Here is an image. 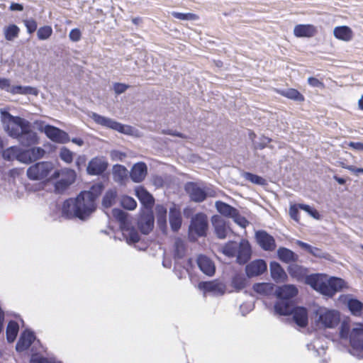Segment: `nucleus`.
Here are the masks:
<instances>
[{"label": "nucleus", "instance_id": "obj_57", "mask_svg": "<svg viewBox=\"0 0 363 363\" xmlns=\"http://www.w3.org/2000/svg\"><path fill=\"white\" fill-rule=\"evenodd\" d=\"M272 141V139L265 136H262L259 139V142H255L254 146L255 149L262 150Z\"/></svg>", "mask_w": 363, "mask_h": 363}, {"label": "nucleus", "instance_id": "obj_63", "mask_svg": "<svg viewBox=\"0 0 363 363\" xmlns=\"http://www.w3.org/2000/svg\"><path fill=\"white\" fill-rule=\"evenodd\" d=\"M308 83L313 87H317V88H323L324 87L323 83L315 77H308Z\"/></svg>", "mask_w": 363, "mask_h": 363}, {"label": "nucleus", "instance_id": "obj_2", "mask_svg": "<svg viewBox=\"0 0 363 363\" xmlns=\"http://www.w3.org/2000/svg\"><path fill=\"white\" fill-rule=\"evenodd\" d=\"M91 198V196L89 193L82 191L75 199L65 200L62 208V216L66 219H88L96 208V202Z\"/></svg>", "mask_w": 363, "mask_h": 363}, {"label": "nucleus", "instance_id": "obj_35", "mask_svg": "<svg viewBox=\"0 0 363 363\" xmlns=\"http://www.w3.org/2000/svg\"><path fill=\"white\" fill-rule=\"evenodd\" d=\"M3 32L6 40L13 41L18 37L20 28L15 24H9L4 28Z\"/></svg>", "mask_w": 363, "mask_h": 363}, {"label": "nucleus", "instance_id": "obj_54", "mask_svg": "<svg viewBox=\"0 0 363 363\" xmlns=\"http://www.w3.org/2000/svg\"><path fill=\"white\" fill-rule=\"evenodd\" d=\"M70 185L66 183L62 179H60L55 184V191L57 194H63Z\"/></svg>", "mask_w": 363, "mask_h": 363}, {"label": "nucleus", "instance_id": "obj_48", "mask_svg": "<svg viewBox=\"0 0 363 363\" xmlns=\"http://www.w3.org/2000/svg\"><path fill=\"white\" fill-rule=\"evenodd\" d=\"M116 197V192L113 190L108 191L102 200V206L105 208H110L114 202Z\"/></svg>", "mask_w": 363, "mask_h": 363}, {"label": "nucleus", "instance_id": "obj_52", "mask_svg": "<svg viewBox=\"0 0 363 363\" xmlns=\"http://www.w3.org/2000/svg\"><path fill=\"white\" fill-rule=\"evenodd\" d=\"M172 15L173 17H174L177 19L184 20V21H193V20L196 19V18H197L196 14L191 13H184L174 11L172 13Z\"/></svg>", "mask_w": 363, "mask_h": 363}, {"label": "nucleus", "instance_id": "obj_7", "mask_svg": "<svg viewBox=\"0 0 363 363\" xmlns=\"http://www.w3.org/2000/svg\"><path fill=\"white\" fill-rule=\"evenodd\" d=\"M53 167L50 162H37L27 169V176L31 180L43 179L49 175Z\"/></svg>", "mask_w": 363, "mask_h": 363}, {"label": "nucleus", "instance_id": "obj_46", "mask_svg": "<svg viewBox=\"0 0 363 363\" xmlns=\"http://www.w3.org/2000/svg\"><path fill=\"white\" fill-rule=\"evenodd\" d=\"M113 216L120 223L121 229L128 225V213L126 212L119 208H114L113 210Z\"/></svg>", "mask_w": 363, "mask_h": 363}, {"label": "nucleus", "instance_id": "obj_20", "mask_svg": "<svg viewBox=\"0 0 363 363\" xmlns=\"http://www.w3.org/2000/svg\"><path fill=\"white\" fill-rule=\"evenodd\" d=\"M45 151L40 147H33L23 152L19 156V160L25 162L35 161L44 156Z\"/></svg>", "mask_w": 363, "mask_h": 363}, {"label": "nucleus", "instance_id": "obj_31", "mask_svg": "<svg viewBox=\"0 0 363 363\" xmlns=\"http://www.w3.org/2000/svg\"><path fill=\"white\" fill-rule=\"evenodd\" d=\"M277 286L272 283H257L253 285V289L257 294L264 296L275 294Z\"/></svg>", "mask_w": 363, "mask_h": 363}, {"label": "nucleus", "instance_id": "obj_62", "mask_svg": "<svg viewBox=\"0 0 363 363\" xmlns=\"http://www.w3.org/2000/svg\"><path fill=\"white\" fill-rule=\"evenodd\" d=\"M16 157L13 147L6 149L3 152V157L8 161L13 160Z\"/></svg>", "mask_w": 363, "mask_h": 363}, {"label": "nucleus", "instance_id": "obj_43", "mask_svg": "<svg viewBox=\"0 0 363 363\" xmlns=\"http://www.w3.org/2000/svg\"><path fill=\"white\" fill-rule=\"evenodd\" d=\"M238 249V244L233 241L227 242L222 248V252L229 257H234Z\"/></svg>", "mask_w": 363, "mask_h": 363}, {"label": "nucleus", "instance_id": "obj_37", "mask_svg": "<svg viewBox=\"0 0 363 363\" xmlns=\"http://www.w3.org/2000/svg\"><path fill=\"white\" fill-rule=\"evenodd\" d=\"M347 307L351 313L356 316H359L363 310V303L357 298H349L347 301Z\"/></svg>", "mask_w": 363, "mask_h": 363}, {"label": "nucleus", "instance_id": "obj_60", "mask_svg": "<svg viewBox=\"0 0 363 363\" xmlns=\"http://www.w3.org/2000/svg\"><path fill=\"white\" fill-rule=\"evenodd\" d=\"M128 88V85L123 83H115L113 84V90L116 94L124 93Z\"/></svg>", "mask_w": 363, "mask_h": 363}, {"label": "nucleus", "instance_id": "obj_41", "mask_svg": "<svg viewBox=\"0 0 363 363\" xmlns=\"http://www.w3.org/2000/svg\"><path fill=\"white\" fill-rule=\"evenodd\" d=\"M10 93L13 94H33V95H37L38 91L37 89L32 86H23L20 85L17 86H12L11 87V90L9 91Z\"/></svg>", "mask_w": 363, "mask_h": 363}, {"label": "nucleus", "instance_id": "obj_55", "mask_svg": "<svg viewBox=\"0 0 363 363\" xmlns=\"http://www.w3.org/2000/svg\"><path fill=\"white\" fill-rule=\"evenodd\" d=\"M350 326L348 323L343 322L341 324L340 330V335L342 339H347L350 337V334L351 332Z\"/></svg>", "mask_w": 363, "mask_h": 363}, {"label": "nucleus", "instance_id": "obj_24", "mask_svg": "<svg viewBox=\"0 0 363 363\" xmlns=\"http://www.w3.org/2000/svg\"><path fill=\"white\" fill-rule=\"evenodd\" d=\"M35 339V335L33 332L25 331L21 335L16 345V350L18 352H23L30 347L31 344Z\"/></svg>", "mask_w": 363, "mask_h": 363}, {"label": "nucleus", "instance_id": "obj_10", "mask_svg": "<svg viewBox=\"0 0 363 363\" xmlns=\"http://www.w3.org/2000/svg\"><path fill=\"white\" fill-rule=\"evenodd\" d=\"M44 133L55 143L65 144L70 140L69 135L65 131L51 125H46L44 127Z\"/></svg>", "mask_w": 363, "mask_h": 363}, {"label": "nucleus", "instance_id": "obj_19", "mask_svg": "<svg viewBox=\"0 0 363 363\" xmlns=\"http://www.w3.org/2000/svg\"><path fill=\"white\" fill-rule=\"evenodd\" d=\"M211 222L216 236L219 239H225L229 229L226 221L221 216L216 215L212 217Z\"/></svg>", "mask_w": 363, "mask_h": 363}, {"label": "nucleus", "instance_id": "obj_13", "mask_svg": "<svg viewBox=\"0 0 363 363\" xmlns=\"http://www.w3.org/2000/svg\"><path fill=\"white\" fill-rule=\"evenodd\" d=\"M291 310L289 311V313L293 315L294 323L301 328H305L308 323V311L304 307L291 306Z\"/></svg>", "mask_w": 363, "mask_h": 363}, {"label": "nucleus", "instance_id": "obj_5", "mask_svg": "<svg viewBox=\"0 0 363 363\" xmlns=\"http://www.w3.org/2000/svg\"><path fill=\"white\" fill-rule=\"evenodd\" d=\"M317 324L322 328H333L340 322V313L335 310L320 308L315 312Z\"/></svg>", "mask_w": 363, "mask_h": 363}, {"label": "nucleus", "instance_id": "obj_33", "mask_svg": "<svg viewBox=\"0 0 363 363\" xmlns=\"http://www.w3.org/2000/svg\"><path fill=\"white\" fill-rule=\"evenodd\" d=\"M128 170L121 164H115L113 167V177L116 182L122 184L127 178Z\"/></svg>", "mask_w": 363, "mask_h": 363}, {"label": "nucleus", "instance_id": "obj_1", "mask_svg": "<svg viewBox=\"0 0 363 363\" xmlns=\"http://www.w3.org/2000/svg\"><path fill=\"white\" fill-rule=\"evenodd\" d=\"M289 274L294 278L304 281L320 294L333 297L337 292L347 288V283L341 278L328 277L323 274H313L306 275L307 269L296 263H291L288 267Z\"/></svg>", "mask_w": 363, "mask_h": 363}, {"label": "nucleus", "instance_id": "obj_40", "mask_svg": "<svg viewBox=\"0 0 363 363\" xmlns=\"http://www.w3.org/2000/svg\"><path fill=\"white\" fill-rule=\"evenodd\" d=\"M158 225L160 228L167 225V208L162 205H157L155 208Z\"/></svg>", "mask_w": 363, "mask_h": 363}, {"label": "nucleus", "instance_id": "obj_47", "mask_svg": "<svg viewBox=\"0 0 363 363\" xmlns=\"http://www.w3.org/2000/svg\"><path fill=\"white\" fill-rule=\"evenodd\" d=\"M104 190V185L99 182L94 184L89 191H84L83 193H89L91 196V200L96 202V199L101 195Z\"/></svg>", "mask_w": 363, "mask_h": 363}, {"label": "nucleus", "instance_id": "obj_38", "mask_svg": "<svg viewBox=\"0 0 363 363\" xmlns=\"http://www.w3.org/2000/svg\"><path fill=\"white\" fill-rule=\"evenodd\" d=\"M123 235L126 238L127 242L131 243H136L140 240V235L138 231L134 228H129L125 226L121 229Z\"/></svg>", "mask_w": 363, "mask_h": 363}, {"label": "nucleus", "instance_id": "obj_58", "mask_svg": "<svg viewBox=\"0 0 363 363\" xmlns=\"http://www.w3.org/2000/svg\"><path fill=\"white\" fill-rule=\"evenodd\" d=\"M69 38L72 42H78L82 38V33L79 28L72 29L69 33Z\"/></svg>", "mask_w": 363, "mask_h": 363}, {"label": "nucleus", "instance_id": "obj_34", "mask_svg": "<svg viewBox=\"0 0 363 363\" xmlns=\"http://www.w3.org/2000/svg\"><path fill=\"white\" fill-rule=\"evenodd\" d=\"M186 245L183 240L179 238L175 239L174 244V259H181L186 255Z\"/></svg>", "mask_w": 363, "mask_h": 363}, {"label": "nucleus", "instance_id": "obj_32", "mask_svg": "<svg viewBox=\"0 0 363 363\" xmlns=\"http://www.w3.org/2000/svg\"><path fill=\"white\" fill-rule=\"evenodd\" d=\"M333 34L336 38L345 41H349L352 38V31L350 28L346 26L335 27Z\"/></svg>", "mask_w": 363, "mask_h": 363}, {"label": "nucleus", "instance_id": "obj_36", "mask_svg": "<svg viewBox=\"0 0 363 363\" xmlns=\"http://www.w3.org/2000/svg\"><path fill=\"white\" fill-rule=\"evenodd\" d=\"M247 284V279L242 274H235L231 281V286L236 291H240L245 289Z\"/></svg>", "mask_w": 363, "mask_h": 363}, {"label": "nucleus", "instance_id": "obj_39", "mask_svg": "<svg viewBox=\"0 0 363 363\" xmlns=\"http://www.w3.org/2000/svg\"><path fill=\"white\" fill-rule=\"evenodd\" d=\"M19 326L18 324L13 321L11 320L7 325L6 328V339L9 343L13 342L18 335Z\"/></svg>", "mask_w": 363, "mask_h": 363}, {"label": "nucleus", "instance_id": "obj_23", "mask_svg": "<svg viewBox=\"0 0 363 363\" xmlns=\"http://www.w3.org/2000/svg\"><path fill=\"white\" fill-rule=\"evenodd\" d=\"M200 270L208 276H213L215 274L216 267L214 263L208 257L200 255L196 259Z\"/></svg>", "mask_w": 363, "mask_h": 363}, {"label": "nucleus", "instance_id": "obj_26", "mask_svg": "<svg viewBox=\"0 0 363 363\" xmlns=\"http://www.w3.org/2000/svg\"><path fill=\"white\" fill-rule=\"evenodd\" d=\"M269 269L271 277L277 283L284 282L286 280L287 275L279 263L277 262H270Z\"/></svg>", "mask_w": 363, "mask_h": 363}, {"label": "nucleus", "instance_id": "obj_42", "mask_svg": "<svg viewBox=\"0 0 363 363\" xmlns=\"http://www.w3.org/2000/svg\"><path fill=\"white\" fill-rule=\"evenodd\" d=\"M203 288L206 291H211L217 294H223L224 287L222 284L211 281L202 282Z\"/></svg>", "mask_w": 363, "mask_h": 363}, {"label": "nucleus", "instance_id": "obj_29", "mask_svg": "<svg viewBox=\"0 0 363 363\" xmlns=\"http://www.w3.org/2000/svg\"><path fill=\"white\" fill-rule=\"evenodd\" d=\"M277 256L281 262L285 263L296 262L298 259V256L296 253L284 247L277 250Z\"/></svg>", "mask_w": 363, "mask_h": 363}, {"label": "nucleus", "instance_id": "obj_16", "mask_svg": "<svg viewBox=\"0 0 363 363\" xmlns=\"http://www.w3.org/2000/svg\"><path fill=\"white\" fill-rule=\"evenodd\" d=\"M17 140L22 145L26 147L31 146L38 143L37 133L31 129L30 122L26 128L22 130Z\"/></svg>", "mask_w": 363, "mask_h": 363}, {"label": "nucleus", "instance_id": "obj_17", "mask_svg": "<svg viewBox=\"0 0 363 363\" xmlns=\"http://www.w3.org/2000/svg\"><path fill=\"white\" fill-rule=\"evenodd\" d=\"M108 167V162L103 158L94 157L88 164L87 173L90 175H100Z\"/></svg>", "mask_w": 363, "mask_h": 363}, {"label": "nucleus", "instance_id": "obj_44", "mask_svg": "<svg viewBox=\"0 0 363 363\" xmlns=\"http://www.w3.org/2000/svg\"><path fill=\"white\" fill-rule=\"evenodd\" d=\"M281 94L288 99L296 101H303L304 100L303 96L295 89H287L286 90H283L281 91Z\"/></svg>", "mask_w": 363, "mask_h": 363}, {"label": "nucleus", "instance_id": "obj_21", "mask_svg": "<svg viewBox=\"0 0 363 363\" xmlns=\"http://www.w3.org/2000/svg\"><path fill=\"white\" fill-rule=\"evenodd\" d=\"M169 220L172 230L177 232L182 226V218L180 209L175 204L169 208Z\"/></svg>", "mask_w": 363, "mask_h": 363}, {"label": "nucleus", "instance_id": "obj_50", "mask_svg": "<svg viewBox=\"0 0 363 363\" xmlns=\"http://www.w3.org/2000/svg\"><path fill=\"white\" fill-rule=\"evenodd\" d=\"M121 206L128 210H134L137 206V203L134 199L130 196H124L121 199Z\"/></svg>", "mask_w": 363, "mask_h": 363}, {"label": "nucleus", "instance_id": "obj_61", "mask_svg": "<svg viewBox=\"0 0 363 363\" xmlns=\"http://www.w3.org/2000/svg\"><path fill=\"white\" fill-rule=\"evenodd\" d=\"M234 221L238 223L239 225L245 228L246 225L248 223L247 220L245 217L240 216L238 210L237 211V215L235 216H233Z\"/></svg>", "mask_w": 363, "mask_h": 363}, {"label": "nucleus", "instance_id": "obj_12", "mask_svg": "<svg viewBox=\"0 0 363 363\" xmlns=\"http://www.w3.org/2000/svg\"><path fill=\"white\" fill-rule=\"evenodd\" d=\"M255 238L259 245L265 251H273L276 248L274 238L264 230H259L255 233Z\"/></svg>", "mask_w": 363, "mask_h": 363}, {"label": "nucleus", "instance_id": "obj_45", "mask_svg": "<svg viewBox=\"0 0 363 363\" xmlns=\"http://www.w3.org/2000/svg\"><path fill=\"white\" fill-rule=\"evenodd\" d=\"M242 177L245 179L252 182L255 184H258L261 186H264L267 184V181L263 177L258 176L257 174H254L250 172H244L242 173Z\"/></svg>", "mask_w": 363, "mask_h": 363}, {"label": "nucleus", "instance_id": "obj_53", "mask_svg": "<svg viewBox=\"0 0 363 363\" xmlns=\"http://www.w3.org/2000/svg\"><path fill=\"white\" fill-rule=\"evenodd\" d=\"M298 207L300 209L307 212L311 217L315 219H320V214L317 210L311 207L309 205L299 203Z\"/></svg>", "mask_w": 363, "mask_h": 363}, {"label": "nucleus", "instance_id": "obj_18", "mask_svg": "<svg viewBox=\"0 0 363 363\" xmlns=\"http://www.w3.org/2000/svg\"><path fill=\"white\" fill-rule=\"evenodd\" d=\"M252 250L249 242L246 240H242L238 244L237 251V262L240 264H245L251 258Z\"/></svg>", "mask_w": 363, "mask_h": 363}, {"label": "nucleus", "instance_id": "obj_8", "mask_svg": "<svg viewBox=\"0 0 363 363\" xmlns=\"http://www.w3.org/2000/svg\"><path fill=\"white\" fill-rule=\"evenodd\" d=\"M208 223L206 215L203 213H196L191 220L189 225L190 233H195L198 237L206 235Z\"/></svg>", "mask_w": 363, "mask_h": 363}, {"label": "nucleus", "instance_id": "obj_27", "mask_svg": "<svg viewBox=\"0 0 363 363\" xmlns=\"http://www.w3.org/2000/svg\"><path fill=\"white\" fill-rule=\"evenodd\" d=\"M316 33L315 26L310 24H299L294 27V34L295 36L298 38L313 37Z\"/></svg>", "mask_w": 363, "mask_h": 363}, {"label": "nucleus", "instance_id": "obj_22", "mask_svg": "<svg viewBox=\"0 0 363 363\" xmlns=\"http://www.w3.org/2000/svg\"><path fill=\"white\" fill-rule=\"evenodd\" d=\"M147 173V165L145 162H140L135 164L131 168L130 177L134 182H141Z\"/></svg>", "mask_w": 363, "mask_h": 363}, {"label": "nucleus", "instance_id": "obj_28", "mask_svg": "<svg viewBox=\"0 0 363 363\" xmlns=\"http://www.w3.org/2000/svg\"><path fill=\"white\" fill-rule=\"evenodd\" d=\"M76 177L75 171L68 168L62 169L60 171H55L52 174V178L62 179L69 185L74 182Z\"/></svg>", "mask_w": 363, "mask_h": 363}, {"label": "nucleus", "instance_id": "obj_30", "mask_svg": "<svg viewBox=\"0 0 363 363\" xmlns=\"http://www.w3.org/2000/svg\"><path fill=\"white\" fill-rule=\"evenodd\" d=\"M215 206L217 211L225 217L232 218L233 216H235L237 215L238 209L225 202L217 201Z\"/></svg>", "mask_w": 363, "mask_h": 363}, {"label": "nucleus", "instance_id": "obj_4", "mask_svg": "<svg viewBox=\"0 0 363 363\" xmlns=\"http://www.w3.org/2000/svg\"><path fill=\"white\" fill-rule=\"evenodd\" d=\"M4 118L8 119V123L4 125V129L9 136L18 138L22 130L26 128L29 121L19 116H13L8 112L2 113Z\"/></svg>", "mask_w": 363, "mask_h": 363}, {"label": "nucleus", "instance_id": "obj_59", "mask_svg": "<svg viewBox=\"0 0 363 363\" xmlns=\"http://www.w3.org/2000/svg\"><path fill=\"white\" fill-rule=\"evenodd\" d=\"M298 209L299 207H298V204H294V205H292L290 206L289 208V215H290V217L296 220V221H298L299 218H298Z\"/></svg>", "mask_w": 363, "mask_h": 363}, {"label": "nucleus", "instance_id": "obj_9", "mask_svg": "<svg viewBox=\"0 0 363 363\" xmlns=\"http://www.w3.org/2000/svg\"><path fill=\"white\" fill-rule=\"evenodd\" d=\"M155 217L151 209H143L138 221V226L144 235H148L154 228Z\"/></svg>", "mask_w": 363, "mask_h": 363}, {"label": "nucleus", "instance_id": "obj_64", "mask_svg": "<svg viewBox=\"0 0 363 363\" xmlns=\"http://www.w3.org/2000/svg\"><path fill=\"white\" fill-rule=\"evenodd\" d=\"M30 363H55L49 361L47 358L43 357L33 356L30 359Z\"/></svg>", "mask_w": 363, "mask_h": 363}, {"label": "nucleus", "instance_id": "obj_15", "mask_svg": "<svg viewBox=\"0 0 363 363\" xmlns=\"http://www.w3.org/2000/svg\"><path fill=\"white\" fill-rule=\"evenodd\" d=\"M349 339L350 345L354 349L363 351L362 324H357L355 327L352 328Z\"/></svg>", "mask_w": 363, "mask_h": 363}, {"label": "nucleus", "instance_id": "obj_49", "mask_svg": "<svg viewBox=\"0 0 363 363\" xmlns=\"http://www.w3.org/2000/svg\"><path fill=\"white\" fill-rule=\"evenodd\" d=\"M52 33V29L49 26L40 27L37 32L39 40H44L48 39Z\"/></svg>", "mask_w": 363, "mask_h": 363}, {"label": "nucleus", "instance_id": "obj_51", "mask_svg": "<svg viewBox=\"0 0 363 363\" xmlns=\"http://www.w3.org/2000/svg\"><path fill=\"white\" fill-rule=\"evenodd\" d=\"M60 157L67 163H71L73 160V152L65 147L60 149Z\"/></svg>", "mask_w": 363, "mask_h": 363}, {"label": "nucleus", "instance_id": "obj_25", "mask_svg": "<svg viewBox=\"0 0 363 363\" xmlns=\"http://www.w3.org/2000/svg\"><path fill=\"white\" fill-rule=\"evenodd\" d=\"M136 196L144 207V209L152 208L155 199L146 189L143 187L136 189Z\"/></svg>", "mask_w": 363, "mask_h": 363}, {"label": "nucleus", "instance_id": "obj_11", "mask_svg": "<svg viewBox=\"0 0 363 363\" xmlns=\"http://www.w3.org/2000/svg\"><path fill=\"white\" fill-rule=\"evenodd\" d=\"M185 190L189 195L191 201L197 203L203 201L208 194L204 189L200 187L196 183L189 182L185 186Z\"/></svg>", "mask_w": 363, "mask_h": 363}, {"label": "nucleus", "instance_id": "obj_56", "mask_svg": "<svg viewBox=\"0 0 363 363\" xmlns=\"http://www.w3.org/2000/svg\"><path fill=\"white\" fill-rule=\"evenodd\" d=\"M23 22L28 33H33L36 30L38 25L34 19H26Z\"/></svg>", "mask_w": 363, "mask_h": 363}, {"label": "nucleus", "instance_id": "obj_3", "mask_svg": "<svg viewBox=\"0 0 363 363\" xmlns=\"http://www.w3.org/2000/svg\"><path fill=\"white\" fill-rule=\"evenodd\" d=\"M298 294V289L291 284H285L277 286L275 295L278 301L274 305V311L281 315H287L289 311L291 310V306L294 304L292 298Z\"/></svg>", "mask_w": 363, "mask_h": 363}, {"label": "nucleus", "instance_id": "obj_6", "mask_svg": "<svg viewBox=\"0 0 363 363\" xmlns=\"http://www.w3.org/2000/svg\"><path fill=\"white\" fill-rule=\"evenodd\" d=\"M94 121L104 127L117 130L119 133L124 134H130L132 132V127L130 125H123L112 118L101 116L96 113L92 112L90 115Z\"/></svg>", "mask_w": 363, "mask_h": 363}, {"label": "nucleus", "instance_id": "obj_14", "mask_svg": "<svg viewBox=\"0 0 363 363\" xmlns=\"http://www.w3.org/2000/svg\"><path fill=\"white\" fill-rule=\"evenodd\" d=\"M267 269V263L263 259H256L245 267L246 275L248 278L262 274Z\"/></svg>", "mask_w": 363, "mask_h": 363}]
</instances>
